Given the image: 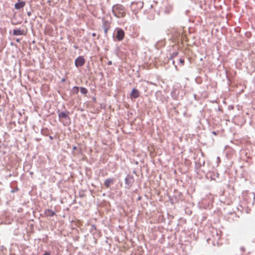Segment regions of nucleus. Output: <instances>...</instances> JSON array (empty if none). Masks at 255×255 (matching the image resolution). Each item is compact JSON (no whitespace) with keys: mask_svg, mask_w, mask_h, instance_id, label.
<instances>
[{"mask_svg":"<svg viewBox=\"0 0 255 255\" xmlns=\"http://www.w3.org/2000/svg\"><path fill=\"white\" fill-rule=\"evenodd\" d=\"M102 22L103 28L110 27V22H109V21L103 19Z\"/></svg>","mask_w":255,"mask_h":255,"instance_id":"ddd939ff","label":"nucleus"},{"mask_svg":"<svg viewBox=\"0 0 255 255\" xmlns=\"http://www.w3.org/2000/svg\"><path fill=\"white\" fill-rule=\"evenodd\" d=\"M143 6L142 1L132 2L131 4V8L134 11H138L141 9Z\"/></svg>","mask_w":255,"mask_h":255,"instance_id":"39448f33","label":"nucleus"},{"mask_svg":"<svg viewBox=\"0 0 255 255\" xmlns=\"http://www.w3.org/2000/svg\"><path fill=\"white\" fill-rule=\"evenodd\" d=\"M16 41H17V42H19V40L18 39H16Z\"/></svg>","mask_w":255,"mask_h":255,"instance_id":"7c9ffc66","label":"nucleus"},{"mask_svg":"<svg viewBox=\"0 0 255 255\" xmlns=\"http://www.w3.org/2000/svg\"><path fill=\"white\" fill-rule=\"evenodd\" d=\"M179 62L181 64V66H183L184 64V60L183 58H180Z\"/></svg>","mask_w":255,"mask_h":255,"instance_id":"a211bd4d","label":"nucleus"},{"mask_svg":"<svg viewBox=\"0 0 255 255\" xmlns=\"http://www.w3.org/2000/svg\"><path fill=\"white\" fill-rule=\"evenodd\" d=\"M80 92L82 94H86L88 93V90L84 87H81Z\"/></svg>","mask_w":255,"mask_h":255,"instance_id":"2eb2a0df","label":"nucleus"},{"mask_svg":"<svg viewBox=\"0 0 255 255\" xmlns=\"http://www.w3.org/2000/svg\"><path fill=\"white\" fill-rule=\"evenodd\" d=\"M112 12L114 15L118 18L123 17L126 15L124 7L120 4H115L113 6Z\"/></svg>","mask_w":255,"mask_h":255,"instance_id":"f03ea898","label":"nucleus"},{"mask_svg":"<svg viewBox=\"0 0 255 255\" xmlns=\"http://www.w3.org/2000/svg\"><path fill=\"white\" fill-rule=\"evenodd\" d=\"M76 148H77V147H76V146H74V147H73V150H75Z\"/></svg>","mask_w":255,"mask_h":255,"instance_id":"bb28decb","label":"nucleus"},{"mask_svg":"<svg viewBox=\"0 0 255 255\" xmlns=\"http://www.w3.org/2000/svg\"><path fill=\"white\" fill-rule=\"evenodd\" d=\"M85 60L83 57L79 56L75 60V65L76 67H79L85 64Z\"/></svg>","mask_w":255,"mask_h":255,"instance_id":"423d86ee","label":"nucleus"},{"mask_svg":"<svg viewBox=\"0 0 255 255\" xmlns=\"http://www.w3.org/2000/svg\"><path fill=\"white\" fill-rule=\"evenodd\" d=\"M96 230V225H92L91 226V229H90V231L92 232H93L94 230Z\"/></svg>","mask_w":255,"mask_h":255,"instance_id":"f3484780","label":"nucleus"},{"mask_svg":"<svg viewBox=\"0 0 255 255\" xmlns=\"http://www.w3.org/2000/svg\"><path fill=\"white\" fill-rule=\"evenodd\" d=\"M43 255H50V253L49 252H46Z\"/></svg>","mask_w":255,"mask_h":255,"instance_id":"412c9836","label":"nucleus"},{"mask_svg":"<svg viewBox=\"0 0 255 255\" xmlns=\"http://www.w3.org/2000/svg\"><path fill=\"white\" fill-rule=\"evenodd\" d=\"M49 138H50V139H51V140H52V139H53V136H51V135H49Z\"/></svg>","mask_w":255,"mask_h":255,"instance_id":"393cba45","label":"nucleus"},{"mask_svg":"<svg viewBox=\"0 0 255 255\" xmlns=\"http://www.w3.org/2000/svg\"><path fill=\"white\" fill-rule=\"evenodd\" d=\"M45 214L47 216L53 217L55 215V212L51 210L47 209L45 211Z\"/></svg>","mask_w":255,"mask_h":255,"instance_id":"9d476101","label":"nucleus"},{"mask_svg":"<svg viewBox=\"0 0 255 255\" xmlns=\"http://www.w3.org/2000/svg\"><path fill=\"white\" fill-rule=\"evenodd\" d=\"M112 62L111 61H108V65H112Z\"/></svg>","mask_w":255,"mask_h":255,"instance_id":"4be33fe9","label":"nucleus"},{"mask_svg":"<svg viewBox=\"0 0 255 255\" xmlns=\"http://www.w3.org/2000/svg\"><path fill=\"white\" fill-rule=\"evenodd\" d=\"M11 192L12 193H13V192H15V190H11Z\"/></svg>","mask_w":255,"mask_h":255,"instance_id":"c85d7f7f","label":"nucleus"},{"mask_svg":"<svg viewBox=\"0 0 255 255\" xmlns=\"http://www.w3.org/2000/svg\"><path fill=\"white\" fill-rule=\"evenodd\" d=\"M173 64H174V61H173Z\"/></svg>","mask_w":255,"mask_h":255,"instance_id":"2f4dec72","label":"nucleus"},{"mask_svg":"<svg viewBox=\"0 0 255 255\" xmlns=\"http://www.w3.org/2000/svg\"><path fill=\"white\" fill-rule=\"evenodd\" d=\"M27 14L29 16H30L31 15V12L30 11H28Z\"/></svg>","mask_w":255,"mask_h":255,"instance_id":"5701e85b","label":"nucleus"},{"mask_svg":"<svg viewBox=\"0 0 255 255\" xmlns=\"http://www.w3.org/2000/svg\"><path fill=\"white\" fill-rule=\"evenodd\" d=\"M212 133L214 134V135H217V132L215 131H212Z\"/></svg>","mask_w":255,"mask_h":255,"instance_id":"b1692460","label":"nucleus"},{"mask_svg":"<svg viewBox=\"0 0 255 255\" xmlns=\"http://www.w3.org/2000/svg\"><path fill=\"white\" fill-rule=\"evenodd\" d=\"M96 34L95 33H92V36H93V37L96 36Z\"/></svg>","mask_w":255,"mask_h":255,"instance_id":"a878e982","label":"nucleus"},{"mask_svg":"<svg viewBox=\"0 0 255 255\" xmlns=\"http://www.w3.org/2000/svg\"><path fill=\"white\" fill-rule=\"evenodd\" d=\"M109 28H103L104 30V33H105V35H106L107 34L108 31L109 29Z\"/></svg>","mask_w":255,"mask_h":255,"instance_id":"6ab92c4d","label":"nucleus"},{"mask_svg":"<svg viewBox=\"0 0 255 255\" xmlns=\"http://www.w3.org/2000/svg\"><path fill=\"white\" fill-rule=\"evenodd\" d=\"M57 114L59 121L62 122L64 125L67 126L70 124L71 119L69 117V112L67 111L61 112L58 110L57 111Z\"/></svg>","mask_w":255,"mask_h":255,"instance_id":"f257e3e1","label":"nucleus"},{"mask_svg":"<svg viewBox=\"0 0 255 255\" xmlns=\"http://www.w3.org/2000/svg\"><path fill=\"white\" fill-rule=\"evenodd\" d=\"M204 164H205V162H203V163H202V165L203 166H204Z\"/></svg>","mask_w":255,"mask_h":255,"instance_id":"c756f323","label":"nucleus"},{"mask_svg":"<svg viewBox=\"0 0 255 255\" xmlns=\"http://www.w3.org/2000/svg\"><path fill=\"white\" fill-rule=\"evenodd\" d=\"M125 181L126 185L125 188L129 189L134 183V179L131 175L128 174L125 178Z\"/></svg>","mask_w":255,"mask_h":255,"instance_id":"20e7f679","label":"nucleus"},{"mask_svg":"<svg viewBox=\"0 0 255 255\" xmlns=\"http://www.w3.org/2000/svg\"><path fill=\"white\" fill-rule=\"evenodd\" d=\"M13 34L14 35H22L24 34V31L19 29H14L13 30Z\"/></svg>","mask_w":255,"mask_h":255,"instance_id":"9b49d317","label":"nucleus"},{"mask_svg":"<svg viewBox=\"0 0 255 255\" xmlns=\"http://www.w3.org/2000/svg\"><path fill=\"white\" fill-rule=\"evenodd\" d=\"M175 69H176V70H177V66H176V65H175Z\"/></svg>","mask_w":255,"mask_h":255,"instance_id":"cd10ccee","label":"nucleus"},{"mask_svg":"<svg viewBox=\"0 0 255 255\" xmlns=\"http://www.w3.org/2000/svg\"><path fill=\"white\" fill-rule=\"evenodd\" d=\"M114 183V178H109L107 179L105 182L104 184L106 188H109L110 187L111 184H113Z\"/></svg>","mask_w":255,"mask_h":255,"instance_id":"6e6552de","label":"nucleus"},{"mask_svg":"<svg viewBox=\"0 0 255 255\" xmlns=\"http://www.w3.org/2000/svg\"><path fill=\"white\" fill-rule=\"evenodd\" d=\"M172 9L173 7L171 5H167L165 7L164 12L166 14H169L172 11Z\"/></svg>","mask_w":255,"mask_h":255,"instance_id":"f8f14e48","label":"nucleus"},{"mask_svg":"<svg viewBox=\"0 0 255 255\" xmlns=\"http://www.w3.org/2000/svg\"><path fill=\"white\" fill-rule=\"evenodd\" d=\"M79 92V88L78 87H77V86H74L71 91V93L73 95H75V94H76L78 93Z\"/></svg>","mask_w":255,"mask_h":255,"instance_id":"4468645a","label":"nucleus"},{"mask_svg":"<svg viewBox=\"0 0 255 255\" xmlns=\"http://www.w3.org/2000/svg\"><path fill=\"white\" fill-rule=\"evenodd\" d=\"M125 37V32L121 28L116 29V35L114 37L117 41H121L123 40Z\"/></svg>","mask_w":255,"mask_h":255,"instance_id":"7ed1b4c3","label":"nucleus"},{"mask_svg":"<svg viewBox=\"0 0 255 255\" xmlns=\"http://www.w3.org/2000/svg\"><path fill=\"white\" fill-rule=\"evenodd\" d=\"M178 51H175V52H173L171 54L170 59H172L174 58L175 57H176L178 55Z\"/></svg>","mask_w":255,"mask_h":255,"instance_id":"dca6fc26","label":"nucleus"},{"mask_svg":"<svg viewBox=\"0 0 255 255\" xmlns=\"http://www.w3.org/2000/svg\"><path fill=\"white\" fill-rule=\"evenodd\" d=\"M140 96L139 92V91L134 88L132 90L130 94V97L131 99H136L138 98Z\"/></svg>","mask_w":255,"mask_h":255,"instance_id":"0eeeda50","label":"nucleus"},{"mask_svg":"<svg viewBox=\"0 0 255 255\" xmlns=\"http://www.w3.org/2000/svg\"><path fill=\"white\" fill-rule=\"evenodd\" d=\"M194 98H195V100H199V98L197 97L196 95H194Z\"/></svg>","mask_w":255,"mask_h":255,"instance_id":"aec40b11","label":"nucleus"},{"mask_svg":"<svg viewBox=\"0 0 255 255\" xmlns=\"http://www.w3.org/2000/svg\"><path fill=\"white\" fill-rule=\"evenodd\" d=\"M25 2L21 1L16 3L14 5L15 8L16 9H19L24 6Z\"/></svg>","mask_w":255,"mask_h":255,"instance_id":"1a4fd4ad","label":"nucleus"}]
</instances>
